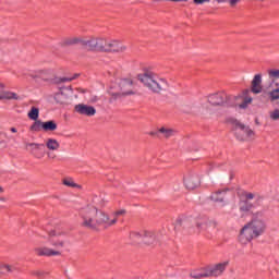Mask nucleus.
<instances>
[{"label":"nucleus","mask_w":279,"mask_h":279,"mask_svg":"<svg viewBox=\"0 0 279 279\" xmlns=\"http://www.w3.org/2000/svg\"><path fill=\"white\" fill-rule=\"evenodd\" d=\"M268 97H269L270 101H278L279 88L272 89L270 93H268Z\"/></svg>","instance_id":"obj_29"},{"label":"nucleus","mask_w":279,"mask_h":279,"mask_svg":"<svg viewBox=\"0 0 279 279\" xmlns=\"http://www.w3.org/2000/svg\"><path fill=\"white\" fill-rule=\"evenodd\" d=\"M10 131H11L13 134H16V132H17L16 128H11Z\"/></svg>","instance_id":"obj_41"},{"label":"nucleus","mask_w":279,"mask_h":279,"mask_svg":"<svg viewBox=\"0 0 279 279\" xmlns=\"http://www.w3.org/2000/svg\"><path fill=\"white\" fill-rule=\"evenodd\" d=\"M253 208L252 203L247 202V201H241L240 202V211L241 213H250Z\"/></svg>","instance_id":"obj_25"},{"label":"nucleus","mask_w":279,"mask_h":279,"mask_svg":"<svg viewBox=\"0 0 279 279\" xmlns=\"http://www.w3.org/2000/svg\"><path fill=\"white\" fill-rule=\"evenodd\" d=\"M140 82L146 86L147 89L151 90V93H162V90H167L169 87V83L167 80L159 77L154 72H145L138 75Z\"/></svg>","instance_id":"obj_3"},{"label":"nucleus","mask_w":279,"mask_h":279,"mask_svg":"<svg viewBox=\"0 0 279 279\" xmlns=\"http://www.w3.org/2000/svg\"><path fill=\"white\" fill-rule=\"evenodd\" d=\"M143 232L140 233V232H136V231H133L130 233V240H131V243H133V245H138L141 243H143Z\"/></svg>","instance_id":"obj_20"},{"label":"nucleus","mask_w":279,"mask_h":279,"mask_svg":"<svg viewBox=\"0 0 279 279\" xmlns=\"http://www.w3.org/2000/svg\"><path fill=\"white\" fill-rule=\"evenodd\" d=\"M250 104H252V97L245 96L242 104H240V108L245 109Z\"/></svg>","instance_id":"obj_31"},{"label":"nucleus","mask_w":279,"mask_h":279,"mask_svg":"<svg viewBox=\"0 0 279 279\" xmlns=\"http://www.w3.org/2000/svg\"><path fill=\"white\" fill-rule=\"evenodd\" d=\"M0 193H3V189L0 186Z\"/></svg>","instance_id":"obj_44"},{"label":"nucleus","mask_w":279,"mask_h":279,"mask_svg":"<svg viewBox=\"0 0 279 279\" xmlns=\"http://www.w3.org/2000/svg\"><path fill=\"white\" fill-rule=\"evenodd\" d=\"M49 241L53 247H64V241H61V240H58V241L49 240Z\"/></svg>","instance_id":"obj_34"},{"label":"nucleus","mask_w":279,"mask_h":279,"mask_svg":"<svg viewBox=\"0 0 279 279\" xmlns=\"http://www.w3.org/2000/svg\"><path fill=\"white\" fill-rule=\"evenodd\" d=\"M37 76L41 77V80H49L51 77V70H38Z\"/></svg>","instance_id":"obj_27"},{"label":"nucleus","mask_w":279,"mask_h":279,"mask_svg":"<svg viewBox=\"0 0 279 279\" xmlns=\"http://www.w3.org/2000/svg\"><path fill=\"white\" fill-rule=\"evenodd\" d=\"M1 269H2V271H8V272L12 271V268L10 265H2Z\"/></svg>","instance_id":"obj_37"},{"label":"nucleus","mask_w":279,"mask_h":279,"mask_svg":"<svg viewBox=\"0 0 279 279\" xmlns=\"http://www.w3.org/2000/svg\"><path fill=\"white\" fill-rule=\"evenodd\" d=\"M43 130V122L41 121H35L31 125V132H40Z\"/></svg>","instance_id":"obj_30"},{"label":"nucleus","mask_w":279,"mask_h":279,"mask_svg":"<svg viewBox=\"0 0 279 279\" xmlns=\"http://www.w3.org/2000/svg\"><path fill=\"white\" fill-rule=\"evenodd\" d=\"M226 99H228V96H226V94L218 93L210 95L208 97V102L211 106H223V104H226Z\"/></svg>","instance_id":"obj_14"},{"label":"nucleus","mask_w":279,"mask_h":279,"mask_svg":"<svg viewBox=\"0 0 279 279\" xmlns=\"http://www.w3.org/2000/svg\"><path fill=\"white\" fill-rule=\"evenodd\" d=\"M234 135L238 141H252L254 138V132L250 126H245L241 122H235V128L233 129Z\"/></svg>","instance_id":"obj_6"},{"label":"nucleus","mask_w":279,"mask_h":279,"mask_svg":"<svg viewBox=\"0 0 279 279\" xmlns=\"http://www.w3.org/2000/svg\"><path fill=\"white\" fill-rule=\"evenodd\" d=\"M242 196L244 197L245 202H247L250 199H254V197H256V194L250 192H242Z\"/></svg>","instance_id":"obj_33"},{"label":"nucleus","mask_w":279,"mask_h":279,"mask_svg":"<svg viewBox=\"0 0 279 279\" xmlns=\"http://www.w3.org/2000/svg\"><path fill=\"white\" fill-rule=\"evenodd\" d=\"M151 136H154V133H150Z\"/></svg>","instance_id":"obj_45"},{"label":"nucleus","mask_w":279,"mask_h":279,"mask_svg":"<svg viewBox=\"0 0 279 279\" xmlns=\"http://www.w3.org/2000/svg\"><path fill=\"white\" fill-rule=\"evenodd\" d=\"M229 265H230V260H226L222 263H218V264L205 267L207 269L208 278H219V276H223V271L228 269Z\"/></svg>","instance_id":"obj_7"},{"label":"nucleus","mask_w":279,"mask_h":279,"mask_svg":"<svg viewBox=\"0 0 279 279\" xmlns=\"http://www.w3.org/2000/svg\"><path fill=\"white\" fill-rule=\"evenodd\" d=\"M86 40L82 39V37H70L65 38L62 41L63 47H71L72 45H82L84 47V44Z\"/></svg>","instance_id":"obj_16"},{"label":"nucleus","mask_w":279,"mask_h":279,"mask_svg":"<svg viewBox=\"0 0 279 279\" xmlns=\"http://www.w3.org/2000/svg\"><path fill=\"white\" fill-rule=\"evenodd\" d=\"M46 147L49 151H58L60 149V142L56 138H47Z\"/></svg>","instance_id":"obj_18"},{"label":"nucleus","mask_w":279,"mask_h":279,"mask_svg":"<svg viewBox=\"0 0 279 279\" xmlns=\"http://www.w3.org/2000/svg\"><path fill=\"white\" fill-rule=\"evenodd\" d=\"M40 111L36 107H32L31 111L28 112V118L32 119V121H38Z\"/></svg>","instance_id":"obj_26"},{"label":"nucleus","mask_w":279,"mask_h":279,"mask_svg":"<svg viewBox=\"0 0 279 279\" xmlns=\"http://www.w3.org/2000/svg\"><path fill=\"white\" fill-rule=\"evenodd\" d=\"M28 147H32L31 151L35 158H45V153L40 150L41 147H45V144L29 143Z\"/></svg>","instance_id":"obj_15"},{"label":"nucleus","mask_w":279,"mask_h":279,"mask_svg":"<svg viewBox=\"0 0 279 279\" xmlns=\"http://www.w3.org/2000/svg\"><path fill=\"white\" fill-rule=\"evenodd\" d=\"M62 184H64V186H69L70 189H82V185L75 183V181H73V178L63 179Z\"/></svg>","instance_id":"obj_24"},{"label":"nucleus","mask_w":279,"mask_h":279,"mask_svg":"<svg viewBox=\"0 0 279 279\" xmlns=\"http://www.w3.org/2000/svg\"><path fill=\"white\" fill-rule=\"evenodd\" d=\"M262 84H263V75L256 74L251 84V93H254V95H258L263 93Z\"/></svg>","instance_id":"obj_13"},{"label":"nucleus","mask_w":279,"mask_h":279,"mask_svg":"<svg viewBox=\"0 0 279 279\" xmlns=\"http://www.w3.org/2000/svg\"><path fill=\"white\" fill-rule=\"evenodd\" d=\"M121 215H125V209L118 210L110 217V215L97 207L87 206L80 211V217L82 219L81 226H83V228H88L89 230H107V228L116 226Z\"/></svg>","instance_id":"obj_1"},{"label":"nucleus","mask_w":279,"mask_h":279,"mask_svg":"<svg viewBox=\"0 0 279 279\" xmlns=\"http://www.w3.org/2000/svg\"><path fill=\"white\" fill-rule=\"evenodd\" d=\"M191 278H194V279L208 278V271H207L206 267L191 272Z\"/></svg>","instance_id":"obj_22"},{"label":"nucleus","mask_w":279,"mask_h":279,"mask_svg":"<svg viewBox=\"0 0 279 279\" xmlns=\"http://www.w3.org/2000/svg\"><path fill=\"white\" fill-rule=\"evenodd\" d=\"M58 234H56V231H50L49 232V236H50V239H52V236H57Z\"/></svg>","instance_id":"obj_39"},{"label":"nucleus","mask_w":279,"mask_h":279,"mask_svg":"<svg viewBox=\"0 0 279 279\" xmlns=\"http://www.w3.org/2000/svg\"><path fill=\"white\" fill-rule=\"evenodd\" d=\"M75 112L78 114H83L85 117H95L97 114V109L93 106L84 105V104H78L74 107Z\"/></svg>","instance_id":"obj_10"},{"label":"nucleus","mask_w":279,"mask_h":279,"mask_svg":"<svg viewBox=\"0 0 279 279\" xmlns=\"http://www.w3.org/2000/svg\"><path fill=\"white\" fill-rule=\"evenodd\" d=\"M43 130L45 132H56L58 130V124L53 120L43 122Z\"/></svg>","instance_id":"obj_23"},{"label":"nucleus","mask_w":279,"mask_h":279,"mask_svg":"<svg viewBox=\"0 0 279 279\" xmlns=\"http://www.w3.org/2000/svg\"><path fill=\"white\" fill-rule=\"evenodd\" d=\"M157 134H161L162 138H171V136H174L175 131L173 129L162 126L158 129Z\"/></svg>","instance_id":"obj_19"},{"label":"nucleus","mask_w":279,"mask_h":279,"mask_svg":"<svg viewBox=\"0 0 279 279\" xmlns=\"http://www.w3.org/2000/svg\"><path fill=\"white\" fill-rule=\"evenodd\" d=\"M265 230H267L265 221H263V219L254 218L240 230L239 241L242 245H247V243H252L254 239L263 236Z\"/></svg>","instance_id":"obj_2"},{"label":"nucleus","mask_w":279,"mask_h":279,"mask_svg":"<svg viewBox=\"0 0 279 279\" xmlns=\"http://www.w3.org/2000/svg\"><path fill=\"white\" fill-rule=\"evenodd\" d=\"M143 243L145 245H154L156 243V234L149 231H143Z\"/></svg>","instance_id":"obj_17"},{"label":"nucleus","mask_w":279,"mask_h":279,"mask_svg":"<svg viewBox=\"0 0 279 279\" xmlns=\"http://www.w3.org/2000/svg\"><path fill=\"white\" fill-rule=\"evenodd\" d=\"M271 121H279V109H275L269 112Z\"/></svg>","instance_id":"obj_32"},{"label":"nucleus","mask_w":279,"mask_h":279,"mask_svg":"<svg viewBox=\"0 0 279 279\" xmlns=\"http://www.w3.org/2000/svg\"><path fill=\"white\" fill-rule=\"evenodd\" d=\"M243 93L244 95H247L250 93V89H245Z\"/></svg>","instance_id":"obj_42"},{"label":"nucleus","mask_w":279,"mask_h":279,"mask_svg":"<svg viewBox=\"0 0 279 279\" xmlns=\"http://www.w3.org/2000/svg\"><path fill=\"white\" fill-rule=\"evenodd\" d=\"M34 253L36 254V256H47V257L61 256L62 254L60 251H56L47 246L35 247Z\"/></svg>","instance_id":"obj_12"},{"label":"nucleus","mask_w":279,"mask_h":279,"mask_svg":"<svg viewBox=\"0 0 279 279\" xmlns=\"http://www.w3.org/2000/svg\"><path fill=\"white\" fill-rule=\"evenodd\" d=\"M108 39L104 37H92L84 43L87 51H97L98 53H106Z\"/></svg>","instance_id":"obj_5"},{"label":"nucleus","mask_w":279,"mask_h":279,"mask_svg":"<svg viewBox=\"0 0 279 279\" xmlns=\"http://www.w3.org/2000/svg\"><path fill=\"white\" fill-rule=\"evenodd\" d=\"M226 193H228V190H219L211 194L213 202H223L226 199Z\"/></svg>","instance_id":"obj_21"},{"label":"nucleus","mask_w":279,"mask_h":279,"mask_svg":"<svg viewBox=\"0 0 279 279\" xmlns=\"http://www.w3.org/2000/svg\"><path fill=\"white\" fill-rule=\"evenodd\" d=\"M19 95L14 92L5 90V83H0V101L17 100Z\"/></svg>","instance_id":"obj_11"},{"label":"nucleus","mask_w":279,"mask_h":279,"mask_svg":"<svg viewBox=\"0 0 279 279\" xmlns=\"http://www.w3.org/2000/svg\"><path fill=\"white\" fill-rule=\"evenodd\" d=\"M73 80H75V77H71V78L63 77V78H61V82H73Z\"/></svg>","instance_id":"obj_38"},{"label":"nucleus","mask_w":279,"mask_h":279,"mask_svg":"<svg viewBox=\"0 0 279 279\" xmlns=\"http://www.w3.org/2000/svg\"><path fill=\"white\" fill-rule=\"evenodd\" d=\"M166 1H173L174 3H180V1H187V0H166Z\"/></svg>","instance_id":"obj_40"},{"label":"nucleus","mask_w":279,"mask_h":279,"mask_svg":"<svg viewBox=\"0 0 279 279\" xmlns=\"http://www.w3.org/2000/svg\"><path fill=\"white\" fill-rule=\"evenodd\" d=\"M47 158H48V160H56V158H58V155H56L51 151H48L47 153Z\"/></svg>","instance_id":"obj_36"},{"label":"nucleus","mask_w":279,"mask_h":279,"mask_svg":"<svg viewBox=\"0 0 279 279\" xmlns=\"http://www.w3.org/2000/svg\"><path fill=\"white\" fill-rule=\"evenodd\" d=\"M195 5H204V3H210V0H193Z\"/></svg>","instance_id":"obj_35"},{"label":"nucleus","mask_w":279,"mask_h":279,"mask_svg":"<svg viewBox=\"0 0 279 279\" xmlns=\"http://www.w3.org/2000/svg\"><path fill=\"white\" fill-rule=\"evenodd\" d=\"M201 232H204L206 236H209L208 234H215V232H217V222L206 219H198L196 221L195 229H192V234H201Z\"/></svg>","instance_id":"obj_4"},{"label":"nucleus","mask_w":279,"mask_h":279,"mask_svg":"<svg viewBox=\"0 0 279 279\" xmlns=\"http://www.w3.org/2000/svg\"><path fill=\"white\" fill-rule=\"evenodd\" d=\"M125 95H132V93H131V92H128V93H125Z\"/></svg>","instance_id":"obj_43"},{"label":"nucleus","mask_w":279,"mask_h":279,"mask_svg":"<svg viewBox=\"0 0 279 279\" xmlns=\"http://www.w3.org/2000/svg\"><path fill=\"white\" fill-rule=\"evenodd\" d=\"M268 77L269 80H271V82H276V80H279V70L278 69L268 70Z\"/></svg>","instance_id":"obj_28"},{"label":"nucleus","mask_w":279,"mask_h":279,"mask_svg":"<svg viewBox=\"0 0 279 279\" xmlns=\"http://www.w3.org/2000/svg\"><path fill=\"white\" fill-rule=\"evenodd\" d=\"M123 51H125L123 43L117 39H107L106 53H123Z\"/></svg>","instance_id":"obj_8"},{"label":"nucleus","mask_w":279,"mask_h":279,"mask_svg":"<svg viewBox=\"0 0 279 279\" xmlns=\"http://www.w3.org/2000/svg\"><path fill=\"white\" fill-rule=\"evenodd\" d=\"M184 185L190 191H193L199 186V177L196 173L190 172L184 177Z\"/></svg>","instance_id":"obj_9"}]
</instances>
